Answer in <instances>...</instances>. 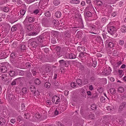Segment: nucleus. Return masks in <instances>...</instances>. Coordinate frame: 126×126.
I'll list each match as a JSON object with an SVG mask.
<instances>
[{"label": "nucleus", "mask_w": 126, "mask_h": 126, "mask_svg": "<svg viewBox=\"0 0 126 126\" xmlns=\"http://www.w3.org/2000/svg\"><path fill=\"white\" fill-rule=\"evenodd\" d=\"M26 28L27 29V34L29 36L36 35L41 30V26L39 24L36 25L35 27L33 24H30L27 25Z\"/></svg>", "instance_id": "1"}, {"label": "nucleus", "mask_w": 126, "mask_h": 126, "mask_svg": "<svg viewBox=\"0 0 126 126\" xmlns=\"http://www.w3.org/2000/svg\"><path fill=\"white\" fill-rule=\"evenodd\" d=\"M83 55H84L85 56V60L86 61H88L87 62V64L88 65H90L92 63L94 64H93V66L94 67H95L96 65L97 64L96 61L95 60L94 61H93L92 58H91V60H90V56L89 54H87L86 53H84L83 54Z\"/></svg>", "instance_id": "2"}, {"label": "nucleus", "mask_w": 126, "mask_h": 126, "mask_svg": "<svg viewBox=\"0 0 126 126\" xmlns=\"http://www.w3.org/2000/svg\"><path fill=\"white\" fill-rule=\"evenodd\" d=\"M37 39H30L29 41V44L31 45V47L34 49L37 46L38 44L37 42Z\"/></svg>", "instance_id": "3"}, {"label": "nucleus", "mask_w": 126, "mask_h": 126, "mask_svg": "<svg viewBox=\"0 0 126 126\" xmlns=\"http://www.w3.org/2000/svg\"><path fill=\"white\" fill-rule=\"evenodd\" d=\"M107 30L108 32L111 35H113L115 32L116 31V28L113 26H110L108 27Z\"/></svg>", "instance_id": "4"}, {"label": "nucleus", "mask_w": 126, "mask_h": 126, "mask_svg": "<svg viewBox=\"0 0 126 126\" xmlns=\"http://www.w3.org/2000/svg\"><path fill=\"white\" fill-rule=\"evenodd\" d=\"M111 71V69L109 68L108 69L106 68H104L102 72V74L106 75L110 74Z\"/></svg>", "instance_id": "5"}, {"label": "nucleus", "mask_w": 126, "mask_h": 126, "mask_svg": "<svg viewBox=\"0 0 126 126\" xmlns=\"http://www.w3.org/2000/svg\"><path fill=\"white\" fill-rule=\"evenodd\" d=\"M60 100V98L56 96H54L52 98V102L55 104L59 103Z\"/></svg>", "instance_id": "6"}, {"label": "nucleus", "mask_w": 126, "mask_h": 126, "mask_svg": "<svg viewBox=\"0 0 126 126\" xmlns=\"http://www.w3.org/2000/svg\"><path fill=\"white\" fill-rule=\"evenodd\" d=\"M34 20L35 19L34 18L28 16H26L24 22H25L26 21L28 20L29 22L32 23L34 22Z\"/></svg>", "instance_id": "7"}, {"label": "nucleus", "mask_w": 126, "mask_h": 126, "mask_svg": "<svg viewBox=\"0 0 126 126\" xmlns=\"http://www.w3.org/2000/svg\"><path fill=\"white\" fill-rule=\"evenodd\" d=\"M35 38L37 39V41L39 42L38 43V45L40 46H42V45H41V44H42V43L43 41V38L42 37L40 36L39 37Z\"/></svg>", "instance_id": "8"}, {"label": "nucleus", "mask_w": 126, "mask_h": 126, "mask_svg": "<svg viewBox=\"0 0 126 126\" xmlns=\"http://www.w3.org/2000/svg\"><path fill=\"white\" fill-rule=\"evenodd\" d=\"M7 98L11 101H13L15 99L14 95L11 94H7L6 96Z\"/></svg>", "instance_id": "9"}, {"label": "nucleus", "mask_w": 126, "mask_h": 126, "mask_svg": "<svg viewBox=\"0 0 126 126\" xmlns=\"http://www.w3.org/2000/svg\"><path fill=\"white\" fill-rule=\"evenodd\" d=\"M7 76L4 75L2 74H0V79H1L5 81H7Z\"/></svg>", "instance_id": "10"}, {"label": "nucleus", "mask_w": 126, "mask_h": 126, "mask_svg": "<svg viewBox=\"0 0 126 126\" xmlns=\"http://www.w3.org/2000/svg\"><path fill=\"white\" fill-rule=\"evenodd\" d=\"M9 75L11 77H14L16 76L17 74V73L16 72L13 70H11L9 72Z\"/></svg>", "instance_id": "11"}, {"label": "nucleus", "mask_w": 126, "mask_h": 126, "mask_svg": "<svg viewBox=\"0 0 126 126\" xmlns=\"http://www.w3.org/2000/svg\"><path fill=\"white\" fill-rule=\"evenodd\" d=\"M103 5L105 7H106L107 8H108V11L109 12H111V11L112 9V7L111 6L109 5H106L105 3Z\"/></svg>", "instance_id": "12"}, {"label": "nucleus", "mask_w": 126, "mask_h": 126, "mask_svg": "<svg viewBox=\"0 0 126 126\" xmlns=\"http://www.w3.org/2000/svg\"><path fill=\"white\" fill-rule=\"evenodd\" d=\"M7 69L5 66H2L0 68V71L2 73H4L6 72Z\"/></svg>", "instance_id": "13"}, {"label": "nucleus", "mask_w": 126, "mask_h": 126, "mask_svg": "<svg viewBox=\"0 0 126 126\" xmlns=\"http://www.w3.org/2000/svg\"><path fill=\"white\" fill-rule=\"evenodd\" d=\"M6 119L4 118L3 117H0V124L3 125L4 124L5 122Z\"/></svg>", "instance_id": "14"}, {"label": "nucleus", "mask_w": 126, "mask_h": 126, "mask_svg": "<svg viewBox=\"0 0 126 126\" xmlns=\"http://www.w3.org/2000/svg\"><path fill=\"white\" fill-rule=\"evenodd\" d=\"M77 49L79 51V52H83L85 51V49L84 47L81 46L78 47Z\"/></svg>", "instance_id": "15"}, {"label": "nucleus", "mask_w": 126, "mask_h": 126, "mask_svg": "<svg viewBox=\"0 0 126 126\" xmlns=\"http://www.w3.org/2000/svg\"><path fill=\"white\" fill-rule=\"evenodd\" d=\"M16 55L15 54V53H13L11 54L10 59L11 60L13 61L15 60L16 57Z\"/></svg>", "instance_id": "16"}, {"label": "nucleus", "mask_w": 126, "mask_h": 126, "mask_svg": "<svg viewBox=\"0 0 126 126\" xmlns=\"http://www.w3.org/2000/svg\"><path fill=\"white\" fill-rule=\"evenodd\" d=\"M80 1L79 0H72L70 1V3L73 4H77L79 3Z\"/></svg>", "instance_id": "17"}, {"label": "nucleus", "mask_w": 126, "mask_h": 126, "mask_svg": "<svg viewBox=\"0 0 126 126\" xmlns=\"http://www.w3.org/2000/svg\"><path fill=\"white\" fill-rule=\"evenodd\" d=\"M76 66L78 67H79L80 69L81 70L82 69L83 67V66L81 65V64L79 62L77 63Z\"/></svg>", "instance_id": "18"}, {"label": "nucleus", "mask_w": 126, "mask_h": 126, "mask_svg": "<svg viewBox=\"0 0 126 126\" xmlns=\"http://www.w3.org/2000/svg\"><path fill=\"white\" fill-rule=\"evenodd\" d=\"M121 31L123 33H125L126 32V26H122L120 29Z\"/></svg>", "instance_id": "19"}, {"label": "nucleus", "mask_w": 126, "mask_h": 126, "mask_svg": "<svg viewBox=\"0 0 126 126\" xmlns=\"http://www.w3.org/2000/svg\"><path fill=\"white\" fill-rule=\"evenodd\" d=\"M98 6H100L102 5V2L99 0H96L95 1Z\"/></svg>", "instance_id": "20"}, {"label": "nucleus", "mask_w": 126, "mask_h": 126, "mask_svg": "<svg viewBox=\"0 0 126 126\" xmlns=\"http://www.w3.org/2000/svg\"><path fill=\"white\" fill-rule=\"evenodd\" d=\"M32 72L33 75H37L39 73V71L37 69V70H36V69H34V70H32Z\"/></svg>", "instance_id": "21"}, {"label": "nucleus", "mask_w": 126, "mask_h": 126, "mask_svg": "<svg viewBox=\"0 0 126 126\" xmlns=\"http://www.w3.org/2000/svg\"><path fill=\"white\" fill-rule=\"evenodd\" d=\"M69 58L70 59H75L76 56L75 54L73 53H70L69 54Z\"/></svg>", "instance_id": "22"}, {"label": "nucleus", "mask_w": 126, "mask_h": 126, "mask_svg": "<svg viewBox=\"0 0 126 126\" xmlns=\"http://www.w3.org/2000/svg\"><path fill=\"white\" fill-rule=\"evenodd\" d=\"M55 15L57 17L59 18L61 16V14L60 12L57 11L55 13Z\"/></svg>", "instance_id": "23"}, {"label": "nucleus", "mask_w": 126, "mask_h": 126, "mask_svg": "<svg viewBox=\"0 0 126 126\" xmlns=\"http://www.w3.org/2000/svg\"><path fill=\"white\" fill-rule=\"evenodd\" d=\"M50 67L49 64H47L46 65V67L45 70L46 71L47 73L49 72L50 70Z\"/></svg>", "instance_id": "24"}, {"label": "nucleus", "mask_w": 126, "mask_h": 126, "mask_svg": "<svg viewBox=\"0 0 126 126\" xmlns=\"http://www.w3.org/2000/svg\"><path fill=\"white\" fill-rule=\"evenodd\" d=\"M118 72L119 74V76L120 77H122L124 75V73L123 71L122 70H119L118 71Z\"/></svg>", "instance_id": "25"}, {"label": "nucleus", "mask_w": 126, "mask_h": 126, "mask_svg": "<svg viewBox=\"0 0 126 126\" xmlns=\"http://www.w3.org/2000/svg\"><path fill=\"white\" fill-rule=\"evenodd\" d=\"M114 109V107L112 106H108L107 107V110H113Z\"/></svg>", "instance_id": "26"}, {"label": "nucleus", "mask_w": 126, "mask_h": 126, "mask_svg": "<svg viewBox=\"0 0 126 126\" xmlns=\"http://www.w3.org/2000/svg\"><path fill=\"white\" fill-rule=\"evenodd\" d=\"M122 64V62L121 61H117L115 64V66L116 67H118Z\"/></svg>", "instance_id": "27"}, {"label": "nucleus", "mask_w": 126, "mask_h": 126, "mask_svg": "<svg viewBox=\"0 0 126 126\" xmlns=\"http://www.w3.org/2000/svg\"><path fill=\"white\" fill-rule=\"evenodd\" d=\"M76 83L79 85H80L82 84H83L81 80L80 79H78L76 81Z\"/></svg>", "instance_id": "28"}, {"label": "nucleus", "mask_w": 126, "mask_h": 126, "mask_svg": "<svg viewBox=\"0 0 126 126\" xmlns=\"http://www.w3.org/2000/svg\"><path fill=\"white\" fill-rule=\"evenodd\" d=\"M53 23L54 25L55 26H57L59 25V22L58 20H53Z\"/></svg>", "instance_id": "29"}, {"label": "nucleus", "mask_w": 126, "mask_h": 126, "mask_svg": "<svg viewBox=\"0 0 126 126\" xmlns=\"http://www.w3.org/2000/svg\"><path fill=\"white\" fill-rule=\"evenodd\" d=\"M30 90L32 92H33L35 91V89L34 86L31 85L30 88Z\"/></svg>", "instance_id": "30"}, {"label": "nucleus", "mask_w": 126, "mask_h": 126, "mask_svg": "<svg viewBox=\"0 0 126 126\" xmlns=\"http://www.w3.org/2000/svg\"><path fill=\"white\" fill-rule=\"evenodd\" d=\"M75 16L76 18H78L80 21H82L81 16L80 14H79L78 15H76Z\"/></svg>", "instance_id": "31"}, {"label": "nucleus", "mask_w": 126, "mask_h": 126, "mask_svg": "<svg viewBox=\"0 0 126 126\" xmlns=\"http://www.w3.org/2000/svg\"><path fill=\"white\" fill-rule=\"evenodd\" d=\"M109 4H111L114 3L116 1V0H106Z\"/></svg>", "instance_id": "32"}, {"label": "nucleus", "mask_w": 126, "mask_h": 126, "mask_svg": "<svg viewBox=\"0 0 126 126\" xmlns=\"http://www.w3.org/2000/svg\"><path fill=\"white\" fill-rule=\"evenodd\" d=\"M60 1L59 0H55L54 1L53 4L55 5H57L60 3Z\"/></svg>", "instance_id": "33"}, {"label": "nucleus", "mask_w": 126, "mask_h": 126, "mask_svg": "<svg viewBox=\"0 0 126 126\" xmlns=\"http://www.w3.org/2000/svg\"><path fill=\"white\" fill-rule=\"evenodd\" d=\"M35 83L36 84L39 85L40 83V80L38 79H36L35 80Z\"/></svg>", "instance_id": "34"}, {"label": "nucleus", "mask_w": 126, "mask_h": 126, "mask_svg": "<svg viewBox=\"0 0 126 126\" xmlns=\"http://www.w3.org/2000/svg\"><path fill=\"white\" fill-rule=\"evenodd\" d=\"M110 93L112 94H114L115 93V89L111 88L110 90Z\"/></svg>", "instance_id": "35"}, {"label": "nucleus", "mask_w": 126, "mask_h": 126, "mask_svg": "<svg viewBox=\"0 0 126 126\" xmlns=\"http://www.w3.org/2000/svg\"><path fill=\"white\" fill-rule=\"evenodd\" d=\"M26 11L22 9L20 10V14L23 16L25 14Z\"/></svg>", "instance_id": "36"}, {"label": "nucleus", "mask_w": 126, "mask_h": 126, "mask_svg": "<svg viewBox=\"0 0 126 126\" xmlns=\"http://www.w3.org/2000/svg\"><path fill=\"white\" fill-rule=\"evenodd\" d=\"M27 91V89L25 88H24L22 89V92L24 94H25Z\"/></svg>", "instance_id": "37"}, {"label": "nucleus", "mask_w": 126, "mask_h": 126, "mask_svg": "<svg viewBox=\"0 0 126 126\" xmlns=\"http://www.w3.org/2000/svg\"><path fill=\"white\" fill-rule=\"evenodd\" d=\"M113 44L112 42H110L108 44V47L110 48H111L113 47Z\"/></svg>", "instance_id": "38"}, {"label": "nucleus", "mask_w": 126, "mask_h": 126, "mask_svg": "<svg viewBox=\"0 0 126 126\" xmlns=\"http://www.w3.org/2000/svg\"><path fill=\"white\" fill-rule=\"evenodd\" d=\"M45 87L46 88H49L50 86V84L49 83L46 82L45 83Z\"/></svg>", "instance_id": "39"}, {"label": "nucleus", "mask_w": 126, "mask_h": 126, "mask_svg": "<svg viewBox=\"0 0 126 126\" xmlns=\"http://www.w3.org/2000/svg\"><path fill=\"white\" fill-rule=\"evenodd\" d=\"M9 8L8 6L4 7L3 8V10L5 12H8L9 11Z\"/></svg>", "instance_id": "40"}, {"label": "nucleus", "mask_w": 126, "mask_h": 126, "mask_svg": "<svg viewBox=\"0 0 126 126\" xmlns=\"http://www.w3.org/2000/svg\"><path fill=\"white\" fill-rule=\"evenodd\" d=\"M91 108L92 110H95L96 108V106L95 104H93L92 105L91 107Z\"/></svg>", "instance_id": "41"}, {"label": "nucleus", "mask_w": 126, "mask_h": 126, "mask_svg": "<svg viewBox=\"0 0 126 126\" xmlns=\"http://www.w3.org/2000/svg\"><path fill=\"white\" fill-rule=\"evenodd\" d=\"M118 44L121 45H123L124 44V41L122 40H119L118 42Z\"/></svg>", "instance_id": "42"}, {"label": "nucleus", "mask_w": 126, "mask_h": 126, "mask_svg": "<svg viewBox=\"0 0 126 126\" xmlns=\"http://www.w3.org/2000/svg\"><path fill=\"white\" fill-rule=\"evenodd\" d=\"M124 89L122 87H119L118 89V91L119 92H122L124 91Z\"/></svg>", "instance_id": "43"}, {"label": "nucleus", "mask_w": 126, "mask_h": 126, "mask_svg": "<svg viewBox=\"0 0 126 126\" xmlns=\"http://www.w3.org/2000/svg\"><path fill=\"white\" fill-rule=\"evenodd\" d=\"M57 55H56V57L57 58H59L62 56V55L61 54L60 51L57 52Z\"/></svg>", "instance_id": "44"}, {"label": "nucleus", "mask_w": 126, "mask_h": 126, "mask_svg": "<svg viewBox=\"0 0 126 126\" xmlns=\"http://www.w3.org/2000/svg\"><path fill=\"white\" fill-rule=\"evenodd\" d=\"M45 16L47 17H49L51 15L50 12L48 11L46 12L45 13Z\"/></svg>", "instance_id": "45"}, {"label": "nucleus", "mask_w": 126, "mask_h": 126, "mask_svg": "<svg viewBox=\"0 0 126 126\" xmlns=\"http://www.w3.org/2000/svg\"><path fill=\"white\" fill-rule=\"evenodd\" d=\"M60 65H62L63 64L65 63V61L63 60H60L59 61Z\"/></svg>", "instance_id": "46"}, {"label": "nucleus", "mask_w": 126, "mask_h": 126, "mask_svg": "<svg viewBox=\"0 0 126 126\" xmlns=\"http://www.w3.org/2000/svg\"><path fill=\"white\" fill-rule=\"evenodd\" d=\"M34 95L37 96L39 95V93L37 90L36 91L35 90V91L34 92Z\"/></svg>", "instance_id": "47"}, {"label": "nucleus", "mask_w": 126, "mask_h": 126, "mask_svg": "<svg viewBox=\"0 0 126 126\" xmlns=\"http://www.w3.org/2000/svg\"><path fill=\"white\" fill-rule=\"evenodd\" d=\"M16 29L17 28L16 26L14 25L12 27L11 29V30L13 32H14L16 30Z\"/></svg>", "instance_id": "48"}, {"label": "nucleus", "mask_w": 126, "mask_h": 126, "mask_svg": "<svg viewBox=\"0 0 126 126\" xmlns=\"http://www.w3.org/2000/svg\"><path fill=\"white\" fill-rule=\"evenodd\" d=\"M105 100V98L103 96H101L100 98V100L102 102L104 103Z\"/></svg>", "instance_id": "49"}, {"label": "nucleus", "mask_w": 126, "mask_h": 126, "mask_svg": "<svg viewBox=\"0 0 126 126\" xmlns=\"http://www.w3.org/2000/svg\"><path fill=\"white\" fill-rule=\"evenodd\" d=\"M46 103L47 105V107H49L51 104V101L49 100H47L46 102Z\"/></svg>", "instance_id": "50"}, {"label": "nucleus", "mask_w": 126, "mask_h": 126, "mask_svg": "<svg viewBox=\"0 0 126 126\" xmlns=\"http://www.w3.org/2000/svg\"><path fill=\"white\" fill-rule=\"evenodd\" d=\"M6 57L3 55L2 53H0V59H4Z\"/></svg>", "instance_id": "51"}, {"label": "nucleus", "mask_w": 126, "mask_h": 126, "mask_svg": "<svg viewBox=\"0 0 126 126\" xmlns=\"http://www.w3.org/2000/svg\"><path fill=\"white\" fill-rule=\"evenodd\" d=\"M98 91L100 93H102L103 91V88L102 87H100L98 89Z\"/></svg>", "instance_id": "52"}, {"label": "nucleus", "mask_w": 126, "mask_h": 126, "mask_svg": "<svg viewBox=\"0 0 126 126\" xmlns=\"http://www.w3.org/2000/svg\"><path fill=\"white\" fill-rule=\"evenodd\" d=\"M101 21L103 23H105L107 21V19L105 17H103L101 19Z\"/></svg>", "instance_id": "53"}, {"label": "nucleus", "mask_w": 126, "mask_h": 126, "mask_svg": "<svg viewBox=\"0 0 126 126\" xmlns=\"http://www.w3.org/2000/svg\"><path fill=\"white\" fill-rule=\"evenodd\" d=\"M86 15L88 17H90L92 16V13L90 12H88L86 13Z\"/></svg>", "instance_id": "54"}, {"label": "nucleus", "mask_w": 126, "mask_h": 126, "mask_svg": "<svg viewBox=\"0 0 126 126\" xmlns=\"http://www.w3.org/2000/svg\"><path fill=\"white\" fill-rule=\"evenodd\" d=\"M26 66L28 68L30 67L31 66V64L29 63H26Z\"/></svg>", "instance_id": "55"}, {"label": "nucleus", "mask_w": 126, "mask_h": 126, "mask_svg": "<svg viewBox=\"0 0 126 126\" xmlns=\"http://www.w3.org/2000/svg\"><path fill=\"white\" fill-rule=\"evenodd\" d=\"M76 84L74 82H73L71 83V86L73 88H74L76 86Z\"/></svg>", "instance_id": "56"}, {"label": "nucleus", "mask_w": 126, "mask_h": 126, "mask_svg": "<svg viewBox=\"0 0 126 126\" xmlns=\"http://www.w3.org/2000/svg\"><path fill=\"white\" fill-rule=\"evenodd\" d=\"M35 117L36 118H39L41 117V115L40 114L38 113H36L35 115Z\"/></svg>", "instance_id": "57"}, {"label": "nucleus", "mask_w": 126, "mask_h": 126, "mask_svg": "<svg viewBox=\"0 0 126 126\" xmlns=\"http://www.w3.org/2000/svg\"><path fill=\"white\" fill-rule=\"evenodd\" d=\"M60 48L59 47H57L56 48V50L57 52L60 51Z\"/></svg>", "instance_id": "58"}, {"label": "nucleus", "mask_w": 126, "mask_h": 126, "mask_svg": "<svg viewBox=\"0 0 126 126\" xmlns=\"http://www.w3.org/2000/svg\"><path fill=\"white\" fill-rule=\"evenodd\" d=\"M0 15L4 19L6 17V15L5 14H0Z\"/></svg>", "instance_id": "59"}, {"label": "nucleus", "mask_w": 126, "mask_h": 126, "mask_svg": "<svg viewBox=\"0 0 126 126\" xmlns=\"http://www.w3.org/2000/svg\"><path fill=\"white\" fill-rule=\"evenodd\" d=\"M88 80L87 79H84V81H83V84H87L88 83Z\"/></svg>", "instance_id": "60"}, {"label": "nucleus", "mask_w": 126, "mask_h": 126, "mask_svg": "<svg viewBox=\"0 0 126 126\" xmlns=\"http://www.w3.org/2000/svg\"><path fill=\"white\" fill-rule=\"evenodd\" d=\"M39 12V10L38 9H36L34 11L33 13L36 15Z\"/></svg>", "instance_id": "61"}, {"label": "nucleus", "mask_w": 126, "mask_h": 126, "mask_svg": "<svg viewBox=\"0 0 126 126\" xmlns=\"http://www.w3.org/2000/svg\"><path fill=\"white\" fill-rule=\"evenodd\" d=\"M25 46L24 45H22L21 46V47L20 48V49L21 50H24L25 49Z\"/></svg>", "instance_id": "62"}, {"label": "nucleus", "mask_w": 126, "mask_h": 126, "mask_svg": "<svg viewBox=\"0 0 126 126\" xmlns=\"http://www.w3.org/2000/svg\"><path fill=\"white\" fill-rule=\"evenodd\" d=\"M11 122L13 124H14L16 122V120L15 119H11L10 120Z\"/></svg>", "instance_id": "63"}, {"label": "nucleus", "mask_w": 126, "mask_h": 126, "mask_svg": "<svg viewBox=\"0 0 126 126\" xmlns=\"http://www.w3.org/2000/svg\"><path fill=\"white\" fill-rule=\"evenodd\" d=\"M95 79L94 77H92L90 78V81L91 82H93Z\"/></svg>", "instance_id": "64"}]
</instances>
